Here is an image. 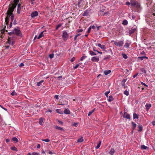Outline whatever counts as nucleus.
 I'll return each mask as SVG.
<instances>
[{
  "label": "nucleus",
  "mask_w": 155,
  "mask_h": 155,
  "mask_svg": "<svg viewBox=\"0 0 155 155\" xmlns=\"http://www.w3.org/2000/svg\"><path fill=\"white\" fill-rule=\"evenodd\" d=\"M128 15V17L131 20H134L136 18V16L133 14L131 15L130 14H129Z\"/></svg>",
  "instance_id": "4468645a"
},
{
  "label": "nucleus",
  "mask_w": 155,
  "mask_h": 155,
  "mask_svg": "<svg viewBox=\"0 0 155 155\" xmlns=\"http://www.w3.org/2000/svg\"><path fill=\"white\" fill-rule=\"evenodd\" d=\"M89 53L91 56L96 55L97 54L95 52L91 51H89Z\"/></svg>",
  "instance_id": "c756f323"
},
{
  "label": "nucleus",
  "mask_w": 155,
  "mask_h": 155,
  "mask_svg": "<svg viewBox=\"0 0 155 155\" xmlns=\"http://www.w3.org/2000/svg\"><path fill=\"white\" fill-rule=\"evenodd\" d=\"M19 0H14V2L15 3L14 4H16L17 5V3L19 2Z\"/></svg>",
  "instance_id": "5fc2aeb1"
},
{
  "label": "nucleus",
  "mask_w": 155,
  "mask_h": 155,
  "mask_svg": "<svg viewBox=\"0 0 155 155\" xmlns=\"http://www.w3.org/2000/svg\"><path fill=\"white\" fill-rule=\"evenodd\" d=\"M141 84L147 87H148V85L144 83H143V82H141Z\"/></svg>",
  "instance_id": "4d7b16f0"
},
{
  "label": "nucleus",
  "mask_w": 155,
  "mask_h": 155,
  "mask_svg": "<svg viewBox=\"0 0 155 155\" xmlns=\"http://www.w3.org/2000/svg\"><path fill=\"white\" fill-rule=\"evenodd\" d=\"M11 149L12 150H14V151H17V148L15 147H12L11 148Z\"/></svg>",
  "instance_id": "ea45409f"
},
{
  "label": "nucleus",
  "mask_w": 155,
  "mask_h": 155,
  "mask_svg": "<svg viewBox=\"0 0 155 155\" xmlns=\"http://www.w3.org/2000/svg\"><path fill=\"white\" fill-rule=\"evenodd\" d=\"M111 72V71L110 70H108L105 71H104V74L106 75L110 74Z\"/></svg>",
  "instance_id": "393cba45"
},
{
  "label": "nucleus",
  "mask_w": 155,
  "mask_h": 155,
  "mask_svg": "<svg viewBox=\"0 0 155 155\" xmlns=\"http://www.w3.org/2000/svg\"><path fill=\"white\" fill-rule=\"evenodd\" d=\"M12 140L15 142V143L18 142V140L16 137H14L12 139Z\"/></svg>",
  "instance_id": "f704fd0d"
},
{
  "label": "nucleus",
  "mask_w": 155,
  "mask_h": 155,
  "mask_svg": "<svg viewBox=\"0 0 155 155\" xmlns=\"http://www.w3.org/2000/svg\"><path fill=\"white\" fill-rule=\"evenodd\" d=\"M138 127L139 128V130H138L139 132H141L143 130V126L142 125L139 124L138 126Z\"/></svg>",
  "instance_id": "6ab92c4d"
},
{
  "label": "nucleus",
  "mask_w": 155,
  "mask_h": 155,
  "mask_svg": "<svg viewBox=\"0 0 155 155\" xmlns=\"http://www.w3.org/2000/svg\"><path fill=\"white\" fill-rule=\"evenodd\" d=\"M38 15V12L37 11H35L31 13V18H34Z\"/></svg>",
  "instance_id": "1a4fd4ad"
},
{
  "label": "nucleus",
  "mask_w": 155,
  "mask_h": 155,
  "mask_svg": "<svg viewBox=\"0 0 155 155\" xmlns=\"http://www.w3.org/2000/svg\"><path fill=\"white\" fill-rule=\"evenodd\" d=\"M137 27L136 26H134L133 27L132 29L129 30V33L130 35L133 33L137 30Z\"/></svg>",
  "instance_id": "0eeeda50"
},
{
  "label": "nucleus",
  "mask_w": 155,
  "mask_h": 155,
  "mask_svg": "<svg viewBox=\"0 0 155 155\" xmlns=\"http://www.w3.org/2000/svg\"><path fill=\"white\" fill-rule=\"evenodd\" d=\"M69 35L66 31H64L62 32V37L64 41H66L68 40Z\"/></svg>",
  "instance_id": "7ed1b4c3"
},
{
  "label": "nucleus",
  "mask_w": 155,
  "mask_h": 155,
  "mask_svg": "<svg viewBox=\"0 0 155 155\" xmlns=\"http://www.w3.org/2000/svg\"><path fill=\"white\" fill-rule=\"evenodd\" d=\"M112 42H113L114 44L120 47L122 46L124 44L123 41H120L118 42L112 41Z\"/></svg>",
  "instance_id": "20e7f679"
},
{
  "label": "nucleus",
  "mask_w": 155,
  "mask_h": 155,
  "mask_svg": "<svg viewBox=\"0 0 155 155\" xmlns=\"http://www.w3.org/2000/svg\"><path fill=\"white\" fill-rule=\"evenodd\" d=\"M128 21L126 20H124L123 21L122 24L124 25H126L128 24Z\"/></svg>",
  "instance_id": "cd10ccee"
},
{
  "label": "nucleus",
  "mask_w": 155,
  "mask_h": 155,
  "mask_svg": "<svg viewBox=\"0 0 155 155\" xmlns=\"http://www.w3.org/2000/svg\"><path fill=\"white\" fill-rule=\"evenodd\" d=\"M54 54L53 53V54H49V57L50 58L52 59L54 58Z\"/></svg>",
  "instance_id": "09e8293b"
},
{
  "label": "nucleus",
  "mask_w": 155,
  "mask_h": 155,
  "mask_svg": "<svg viewBox=\"0 0 155 155\" xmlns=\"http://www.w3.org/2000/svg\"><path fill=\"white\" fill-rule=\"evenodd\" d=\"M44 82V80H41V81L39 82H38L37 83V85L38 86H40V85H41V84L43 83V82Z\"/></svg>",
  "instance_id": "7c9ffc66"
},
{
  "label": "nucleus",
  "mask_w": 155,
  "mask_h": 155,
  "mask_svg": "<svg viewBox=\"0 0 155 155\" xmlns=\"http://www.w3.org/2000/svg\"><path fill=\"white\" fill-rule=\"evenodd\" d=\"M111 56L110 55H107L104 58V60H106L108 59H109L110 58Z\"/></svg>",
  "instance_id": "a18cd8bd"
},
{
  "label": "nucleus",
  "mask_w": 155,
  "mask_h": 155,
  "mask_svg": "<svg viewBox=\"0 0 155 155\" xmlns=\"http://www.w3.org/2000/svg\"><path fill=\"white\" fill-rule=\"evenodd\" d=\"M83 31V30H82V29H78V30H77V32H82Z\"/></svg>",
  "instance_id": "6e6d98bb"
},
{
  "label": "nucleus",
  "mask_w": 155,
  "mask_h": 155,
  "mask_svg": "<svg viewBox=\"0 0 155 155\" xmlns=\"http://www.w3.org/2000/svg\"><path fill=\"white\" fill-rule=\"evenodd\" d=\"M13 32L14 34L15 35L18 36L22 37V34L19 28L17 27L14 28Z\"/></svg>",
  "instance_id": "f03ea898"
},
{
  "label": "nucleus",
  "mask_w": 155,
  "mask_h": 155,
  "mask_svg": "<svg viewBox=\"0 0 155 155\" xmlns=\"http://www.w3.org/2000/svg\"><path fill=\"white\" fill-rule=\"evenodd\" d=\"M8 43L9 45H13L15 44V42L14 41H12L10 39H9L8 40Z\"/></svg>",
  "instance_id": "b1692460"
},
{
  "label": "nucleus",
  "mask_w": 155,
  "mask_h": 155,
  "mask_svg": "<svg viewBox=\"0 0 155 155\" xmlns=\"http://www.w3.org/2000/svg\"><path fill=\"white\" fill-rule=\"evenodd\" d=\"M115 150L113 148H111L110 151H109V153L111 155H112L114 153Z\"/></svg>",
  "instance_id": "aec40b11"
},
{
  "label": "nucleus",
  "mask_w": 155,
  "mask_h": 155,
  "mask_svg": "<svg viewBox=\"0 0 155 155\" xmlns=\"http://www.w3.org/2000/svg\"><path fill=\"white\" fill-rule=\"evenodd\" d=\"M55 128L57 130H58L61 131L62 132H64V129L61 127H59L58 126H56L55 127Z\"/></svg>",
  "instance_id": "2eb2a0df"
},
{
  "label": "nucleus",
  "mask_w": 155,
  "mask_h": 155,
  "mask_svg": "<svg viewBox=\"0 0 155 155\" xmlns=\"http://www.w3.org/2000/svg\"><path fill=\"white\" fill-rule=\"evenodd\" d=\"M32 155H39V153L37 152H33L32 153Z\"/></svg>",
  "instance_id": "864d4df0"
},
{
  "label": "nucleus",
  "mask_w": 155,
  "mask_h": 155,
  "mask_svg": "<svg viewBox=\"0 0 155 155\" xmlns=\"http://www.w3.org/2000/svg\"><path fill=\"white\" fill-rule=\"evenodd\" d=\"M91 60L94 62H97L99 60V58L97 56H94L91 58Z\"/></svg>",
  "instance_id": "423d86ee"
},
{
  "label": "nucleus",
  "mask_w": 155,
  "mask_h": 155,
  "mask_svg": "<svg viewBox=\"0 0 155 155\" xmlns=\"http://www.w3.org/2000/svg\"><path fill=\"white\" fill-rule=\"evenodd\" d=\"M56 111L57 112L61 114H63L64 113V111L61 110L60 109H57L56 110Z\"/></svg>",
  "instance_id": "5701e85b"
},
{
  "label": "nucleus",
  "mask_w": 155,
  "mask_h": 155,
  "mask_svg": "<svg viewBox=\"0 0 155 155\" xmlns=\"http://www.w3.org/2000/svg\"><path fill=\"white\" fill-rule=\"evenodd\" d=\"M141 71L142 72H143L145 73H146V71L143 69H142V70H141Z\"/></svg>",
  "instance_id": "338daca9"
},
{
  "label": "nucleus",
  "mask_w": 155,
  "mask_h": 155,
  "mask_svg": "<svg viewBox=\"0 0 155 155\" xmlns=\"http://www.w3.org/2000/svg\"><path fill=\"white\" fill-rule=\"evenodd\" d=\"M75 58L73 57L71 58V62H73L75 60Z\"/></svg>",
  "instance_id": "0e129e2a"
},
{
  "label": "nucleus",
  "mask_w": 155,
  "mask_h": 155,
  "mask_svg": "<svg viewBox=\"0 0 155 155\" xmlns=\"http://www.w3.org/2000/svg\"><path fill=\"white\" fill-rule=\"evenodd\" d=\"M114 100V98L112 95H110L108 99V101L109 102H111Z\"/></svg>",
  "instance_id": "2f4dec72"
},
{
  "label": "nucleus",
  "mask_w": 155,
  "mask_h": 155,
  "mask_svg": "<svg viewBox=\"0 0 155 155\" xmlns=\"http://www.w3.org/2000/svg\"><path fill=\"white\" fill-rule=\"evenodd\" d=\"M43 122V118L42 117L40 118L39 119V123L41 125L42 124Z\"/></svg>",
  "instance_id": "c85d7f7f"
},
{
  "label": "nucleus",
  "mask_w": 155,
  "mask_h": 155,
  "mask_svg": "<svg viewBox=\"0 0 155 155\" xmlns=\"http://www.w3.org/2000/svg\"><path fill=\"white\" fill-rule=\"evenodd\" d=\"M123 117L127 119H130V116L129 114H127L126 112H125L123 114Z\"/></svg>",
  "instance_id": "9d476101"
},
{
  "label": "nucleus",
  "mask_w": 155,
  "mask_h": 155,
  "mask_svg": "<svg viewBox=\"0 0 155 155\" xmlns=\"http://www.w3.org/2000/svg\"><path fill=\"white\" fill-rule=\"evenodd\" d=\"M6 28V27L5 26L4 28L1 30V33L2 34H4L5 31V28Z\"/></svg>",
  "instance_id": "8fccbe9b"
},
{
  "label": "nucleus",
  "mask_w": 155,
  "mask_h": 155,
  "mask_svg": "<svg viewBox=\"0 0 155 155\" xmlns=\"http://www.w3.org/2000/svg\"><path fill=\"white\" fill-rule=\"evenodd\" d=\"M14 16L13 15V14L11 16V22H12L13 20H14Z\"/></svg>",
  "instance_id": "37998d69"
},
{
  "label": "nucleus",
  "mask_w": 155,
  "mask_h": 155,
  "mask_svg": "<svg viewBox=\"0 0 155 155\" xmlns=\"http://www.w3.org/2000/svg\"><path fill=\"white\" fill-rule=\"evenodd\" d=\"M54 98L56 99H58V95H56L54 96Z\"/></svg>",
  "instance_id": "680f3d73"
},
{
  "label": "nucleus",
  "mask_w": 155,
  "mask_h": 155,
  "mask_svg": "<svg viewBox=\"0 0 155 155\" xmlns=\"http://www.w3.org/2000/svg\"><path fill=\"white\" fill-rule=\"evenodd\" d=\"M137 59L142 61L144 59V56L138 57L137 58Z\"/></svg>",
  "instance_id": "49530a36"
},
{
  "label": "nucleus",
  "mask_w": 155,
  "mask_h": 155,
  "mask_svg": "<svg viewBox=\"0 0 155 155\" xmlns=\"http://www.w3.org/2000/svg\"><path fill=\"white\" fill-rule=\"evenodd\" d=\"M11 94L12 96L16 95L17 94L16 93L15 91H13L11 93Z\"/></svg>",
  "instance_id": "79ce46f5"
},
{
  "label": "nucleus",
  "mask_w": 155,
  "mask_h": 155,
  "mask_svg": "<svg viewBox=\"0 0 155 155\" xmlns=\"http://www.w3.org/2000/svg\"><path fill=\"white\" fill-rule=\"evenodd\" d=\"M6 14H7V15L5 19V22H6V25H8V24L9 18L10 16H11L13 14V13H7V12Z\"/></svg>",
  "instance_id": "39448f33"
},
{
  "label": "nucleus",
  "mask_w": 155,
  "mask_h": 155,
  "mask_svg": "<svg viewBox=\"0 0 155 155\" xmlns=\"http://www.w3.org/2000/svg\"><path fill=\"white\" fill-rule=\"evenodd\" d=\"M145 106L146 108V110H148L151 107V104H147L145 105Z\"/></svg>",
  "instance_id": "a211bd4d"
},
{
  "label": "nucleus",
  "mask_w": 155,
  "mask_h": 155,
  "mask_svg": "<svg viewBox=\"0 0 155 155\" xmlns=\"http://www.w3.org/2000/svg\"><path fill=\"white\" fill-rule=\"evenodd\" d=\"M42 140L47 142H48L50 141V140L48 138L45 139H42Z\"/></svg>",
  "instance_id": "de8ad7c7"
},
{
  "label": "nucleus",
  "mask_w": 155,
  "mask_h": 155,
  "mask_svg": "<svg viewBox=\"0 0 155 155\" xmlns=\"http://www.w3.org/2000/svg\"><path fill=\"white\" fill-rule=\"evenodd\" d=\"M93 112H92V111H90L88 113V116H90L91 115V114L93 113Z\"/></svg>",
  "instance_id": "e2e57ef3"
},
{
  "label": "nucleus",
  "mask_w": 155,
  "mask_h": 155,
  "mask_svg": "<svg viewBox=\"0 0 155 155\" xmlns=\"http://www.w3.org/2000/svg\"><path fill=\"white\" fill-rule=\"evenodd\" d=\"M110 91H107L104 94H105V95L107 97V95L108 94L110 93Z\"/></svg>",
  "instance_id": "603ef678"
},
{
  "label": "nucleus",
  "mask_w": 155,
  "mask_h": 155,
  "mask_svg": "<svg viewBox=\"0 0 155 155\" xmlns=\"http://www.w3.org/2000/svg\"><path fill=\"white\" fill-rule=\"evenodd\" d=\"M140 54L141 55H146V53L144 51H143L142 52H141V53H140Z\"/></svg>",
  "instance_id": "052dcab7"
},
{
  "label": "nucleus",
  "mask_w": 155,
  "mask_h": 155,
  "mask_svg": "<svg viewBox=\"0 0 155 155\" xmlns=\"http://www.w3.org/2000/svg\"><path fill=\"white\" fill-rule=\"evenodd\" d=\"M16 4H12V3H11L9 5V7L8 10L7 12V13H12V12L14 11L15 8L16 7Z\"/></svg>",
  "instance_id": "f257e3e1"
},
{
  "label": "nucleus",
  "mask_w": 155,
  "mask_h": 155,
  "mask_svg": "<svg viewBox=\"0 0 155 155\" xmlns=\"http://www.w3.org/2000/svg\"><path fill=\"white\" fill-rule=\"evenodd\" d=\"M70 111L69 110L67 109L66 108L64 109V113L66 114H69Z\"/></svg>",
  "instance_id": "412c9836"
},
{
  "label": "nucleus",
  "mask_w": 155,
  "mask_h": 155,
  "mask_svg": "<svg viewBox=\"0 0 155 155\" xmlns=\"http://www.w3.org/2000/svg\"><path fill=\"white\" fill-rule=\"evenodd\" d=\"M127 79H123L121 82V85L122 87H124V88L125 87V83L127 80Z\"/></svg>",
  "instance_id": "ddd939ff"
},
{
  "label": "nucleus",
  "mask_w": 155,
  "mask_h": 155,
  "mask_svg": "<svg viewBox=\"0 0 155 155\" xmlns=\"http://www.w3.org/2000/svg\"><path fill=\"white\" fill-rule=\"evenodd\" d=\"M91 26H90L88 28V30H87V33H89L90 32V31H91Z\"/></svg>",
  "instance_id": "bf43d9fd"
},
{
  "label": "nucleus",
  "mask_w": 155,
  "mask_h": 155,
  "mask_svg": "<svg viewBox=\"0 0 155 155\" xmlns=\"http://www.w3.org/2000/svg\"><path fill=\"white\" fill-rule=\"evenodd\" d=\"M122 56L125 59H126L127 58V56L124 53L121 54Z\"/></svg>",
  "instance_id": "72a5a7b5"
},
{
  "label": "nucleus",
  "mask_w": 155,
  "mask_h": 155,
  "mask_svg": "<svg viewBox=\"0 0 155 155\" xmlns=\"http://www.w3.org/2000/svg\"><path fill=\"white\" fill-rule=\"evenodd\" d=\"M98 47L100 48L101 49L104 50L106 49L105 46L104 45H101L100 43H98L97 44Z\"/></svg>",
  "instance_id": "f8f14e48"
},
{
  "label": "nucleus",
  "mask_w": 155,
  "mask_h": 155,
  "mask_svg": "<svg viewBox=\"0 0 155 155\" xmlns=\"http://www.w3.org/2000/svg\"><path fill=\"white\" fill-rule=\"evenodd\" d=\"M152 8H153V10H152V13L153 14V15L154 16H155V6H154Z\"/></svg>",
  "instance_id": "58836bf2"
},
{
  "label": "nucleus",
  "mask_w": 155,
  "mask_h": 155,
  "mask_svg": "<svg viewBox=\"0 0 155 155\" xmlns=\"http://www.w3.org/2000/svg\"><path fill=\"white\" fill-rule=\"evenodd\" d=\"M44 31H43L41 32L40 33V34H39V35H38V36L37 37V38L38 39H39L40 38L44 36L43 32H44Z\"/></svg>",
  "instance_id": "4be33fe9"
},
{
  "label": "nucleus",
  "mask_w": 155,
  "mask_h": 155,
  "mask_svg": "<svg viewBox=\"0 0 155 155\" xmlns=\"http://www.w3.org/2000/svg\"><path fill=\"white\" fill-rule=\"evenodd\" d=\"M133 117L134 119H138L139 118L138 115L135 113H134L133 114Z\"/></svg>",
  "instance_id": "bb28decb"
},
{
  "label": "nucleus",
  "mask_w": 155,
  "mask_h": 155,
  "mask_svg": "<svg viewBox=\"0 0 155 155\" xmlns=\"http://www.w3.org/2000/svg\"><path fill=\"white\" fill-rule=\"evenodd\" d=\"M8 34L9 35H12L13 34H14V33H13V30L12 31H11V32H9L8 33Z\"/></svg>",
  "instance_id": "13d9d810"
},
{
  "label": "nucleus",
  "mask_w": 155,
  "mask_h": 155,
  "mask_svg": "<svg viewBox=\"0 0 155 155\" xmlns=\"http://www.w3.org/2000/svg\"><path fill=\"white\" fill-rule=\"evenodd\" d=\"M62 25V24H60L58 25H57L56 28V30H58L60 27Z\"/></svg>",
  "instance_id": "a19ab883"
},
{
  "label": "nucleus",
  "mask_w": 155,
  "mask_h": 155,
  "mask_svg": "<svg viewBox=\"0 0 155 155\" xmlns=\"http://www.w3.org/2000/svg\"><path fill=\"white\" fill-rule=\"evenodd\" d=\"M152 124L153 126H155V120L152 121Z\"/></svg>",
  "instance_id": "774afa93"
},
{
  "label": "nucleus",
  "mask_w": 155,
  "mask_h": 155,
  "mask_svg": "<svg viewBox=\"0 0 155 155\" xmlns=\"http://www.w3.org/2000/svg\"><path fill=\"white\" fill-rule=\"evenodd\" d=\"M132 126V127L133 130H134L137 126V124L135 123L134 122H131Z\"/></svg>",
  "instance_id": "f3484780"
},
{
  "label": "nucleus",
  "mask_w": 155,
  "mask_h": 155,
  "mask_svg": "<svg viewBox=\"0 0 155 155\" xmlns=\"http://www.w3.org/2000/svg\"><path fill=\"white\" fill-rule=\"evenodd\" d=\"M87 57V56H83L80 58V61H83L84 59L86 58Z\"/></svg>",
  "instance_id": "4c0bfd02"
},
{
  "label": "nucleus",
  "mask_w": 155,
  "mask_h": 155,
  "mask_svg": "<svg viewBox=\"0 0 155 155\" xmlns=\"http://www.w3.org/2000/svg\"><path fill=\"white\" fill-rule=\"evenodd\" d=\"M101 141L99 143H98L97 145V146L96 147V149H98L101 146Z\"/></svg>",
  "instance_id": "c03bdc74"
},
{
  "label": "nucleus",
  "mask_w": 155,
  "mask_h": 155,
  "mask_svg": "<svg viewBox=\"0 0 155 155\" xmlns=\"http://www.w3.org/2000/svg\"><path fill=\"white\" fill-rule=\"evenodd\" d=\"M84 140L83 138L82 137H81V138H79L77 140L78 142H81L83 141Z\"/></svg>",
  "instance_id": "473e14b6"
},
{
  "label": "nucleus",
  "mask_w": 155,
  "mask_h": 155,
  "mask_svg": "<svg viewBox=\"0 0 155 155\" xmlns=\"http://www.w3.org/2000/svg\"><path fill=\"white\" fill-rule=\"evenodd\" d=\"M130 4V3L128 2H127L126 3V5H129Z\"/></svg>",
  "instance_id": "69168bd1"
},
{
  "label": "nucleus",
  "mask_w": 155,
  "mask_h": 155,
  "mask_svg": "<svg viewBox=\"0 0 155 155\" xmlns=\"http://www.w3.org/2000/svg\"><path fill=\"white\" fill-rule=\"evenodd\" d=\"M89 10H87L84 12L82 14V15L84 16H88L89 15Z\"/></svg>",
  "instance_id": "9b49d317"
},
{
  "label": "nucleus",
  "mask_w": 155,
  "mask_h": 155,
  "mask_svg": "<svg viewBox=\"0 0 155 155\" xmlns=\"http://www.w3.org/2000/svg\"><path fill=\"white\" fill-rule=\"evenodd\" d=\"M148 147L144 145H142L141 146V149L142 150H146L148 148Z\"/></svg>",
  "instance_id": "a878e982"
},
{
  "label": "nucleus",
  "mask_w": 155,
  "mask_h": 155,
  "mask_svg": "<svg viewBox=\"0 0 155 155\" xmlns=\"http://www.w3.org/2000/svg\"><path fill=\"white\" fill-rule=\"evenodd\" d=\"M131 42H130L128 40H127L125 43L124 47L125 48H128L129 47L130 45L131 44Z\"/></svg>",
  "instance_id": "6e6552de"
},
{
  "label": "nucleus",
  "mask_w": 155,
  "mask_h": 155,
  "mask_svg": "<svg viewBox=\"0 0 155 155\" xmlns=\"http://www.w3.org/2000/svg\"><path fill=\"white\" fill-rule=\"evenodd\" d=\"M21 5L20 4H18V8H17V13L18 14H20V10H21Z\"/></svg>",
  "instance_id": "dca6fc26"
},
{
  "label": "nucleus",
  "mask_w": 155,
  "mask_h": 155,
  "mask_svg": "<svg viewBox=\"0 0 155 155\" xmlns=\"http://www.w3.org/2000/svg\"><path fill=\"white\" fill-rule=\"evenodd\" d=\"M79 64H77L74 67L73 69H77L79 66Z\"/></svg>",
  "instance_id": "3c124183"
},
{
  "label": "nucleus",
  "mask_w": 155,
  "mask_h": 155,
  "mask_svg": "<svg viewBox=\"0 0 155 155\" xmlns=\"http://www.w3.org/2000/svg\"><path fill=\"white\" fill-rule=\"evenodd\" d=\"M131 5L132 6H137V3L136 2H134L131 3Z\"/></svg>",
  "instance_id": "c9c22d12"
},
{
  "label": "nucleus",
  "mask_w": 155,
  "mask_h": 155,
  "mask_svg": "<svg viewBox=\"0 0 155 155\" xmlns=\"http://www.w3.org/2000/svg\"><path fill=\"white\" fill-rule=\"evenodd\" d=\"M124 94L127 96L129 95V92L127 90L125 91L124 92Z\"/></svg>",
  "instance_id": "e433bc0d"
}]
</instances>
